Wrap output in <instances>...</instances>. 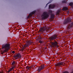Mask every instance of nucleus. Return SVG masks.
Returning a JSON list of instances; mask_svg holds the SVG:
<instances>
[{
  "mask_svg": "<svg viewBox=\"0 0 73 73\" xmlns=\"http://www.w3.org/2000/svg\"><path fill=\"white\" fill-rule=\"evenodd\" d=\"M40 68L42 70L43 69H44V68H45V66L44 65H42L40 66Z\"/></svg>",
  "mask_w": 73,
  "mask_h": 73,
  "instance_id": "obj_11",
  "label": "nucleus"
},
{
  "mask_svg": "<svg viewBox=\"0 0 73 73\" xmlns=\"http://www.w3.org/2000/svg\"><path fill=\"white\" fill-rule=\"evenodd\" d=\"M62 3H66V1L64 0L62 1Z\"/></svg>",
  "mask_w": 73,
  "mask_h": 73,
  "instance_id": "obj_18",
  "label": "nucleus"
},
{
  "mask_svg": "<svg viewBox=\"0 0 73 73\" xmlns=\"http://www.w3.org/2000/svg\"><path fill=\"white\" fill-rule=\"evenodd\" d=\"M55 7V5H50L49 6V9H52V8H54Z\"/></svg>",
  "mask_w": 73,
  "mask_h": 73,
  "instance_id": "obj_9",
  "label": "nucleus"
},
{
  "mask_svg": "<svg viewBox=\"0 0 73 73\" xmlns=\"http://www.w3.org/2000/svg\"><path fill=\"white\" fill-rule=\"evenodd\" d=\"M49 3H50H50H48L46 5V6H47V5H48V4H49Z\"/></svg>",
  "mask_w": 73,
  "mask_h": 73,
  "instance_id": "obj_26",
  "label": "nucleus"
},
{
  "mask_svg": "<svg viewBox=\"0 0 73 73\" xmlns=\"http://www.w3.org/2000/svg\"><path fill=\"white\" fill-rule=\"evenodd\" d=\"M62 9L63 11H67L68 9V8L66 7H64Z\"/></svg>",
  "mask_w": 73,
  "mask_h": 73,
  "instance_id": "obj_10",
  "label": "nucleus"
},
{
  "mask_svg": "<svg viewBox=\"0 0 73 73\" xmlns=\"http://www.w3.org/2000/svg\"><path fill=\"white\" fill-rule=\"evenodd\" d=\"M10 46V44L8 43H7L6 44H3L2 49H5L3 52H7V50H9V49Z\"/></svg>",
  "mask_w": 73,
  "mask_h": 73,
  "instance_id": "obj_3",
  "label": "nucleus"
},
{
  "mask_svg": "<svg viewBox=\"0 0 73 73\" xmlns=\"http://www.w3.org/2000/svg\"><path fill=\"white\" fill-rule=\"evenodd\" d=\"M12 53H15V51H12Z\"/></svg>",
  "mask_w": 73,
  "mask_h": 73,
  "instance_id": "obj_24",
  "label": "nucleus"
},
{
  "mask_svg": "<svg viewBox=\"0 0 73 73\" xmlns=\"http://www.w3.org/2000/svg\"><path fill=\"white\" fill-rule=\"evenodd\" d=\"M13 57L14 58H16L17 57V58H21V55L20 53H18L15 55H14Z\"/></svg>",
  "mask_w": 73,
  "mask_h": 73,
  "instance_id": "obj_5",
  "label": "nucleus"
},
{
  "mask_svg": "<svg viewBox=\"0 0 73 73\" xmlns=\"http://www.w3.org/2000/svg\"><path fill=\"white\" fill-rule=\"evenodd\" d=\"M45 49H46V48H45Z\"/></svg>",
  "mask_w": 73,
  "mask_h": 73,
  "instance_id": "obj_31",
  "label": "nucleus"
},
{
  "mask_svg": "<svg viewBox=\"0 0 73 73\" xmlns=\"http://www.w3.org/2000/svg\"><path fill=\"white\" fill-rule=\"evenodd\" d=\"M69 5H70V6L71 7H72V5H73V3H70L69 4Z\"/></svg>",
  "mask_w": 73,
  "mask_h": 73,
  "instance_id": "obj_17",
  "label": "nucleus"
},
{
  "mask_svg": "<svg viewBox=\"0 0 73 73\" xmlns=\"http://www.w3.org/2000/svg\"><path fill=\"white\" fill-rule=\"evenodd\" d=\"M42 33H41V34H42Z\"/></svg>",
  "mask_w": 73,
  "mask_h": 73,
  "instance_id": "obj_30",
  "label": "nucleus"
},
{
  "mask_svg": "<svg viewBox=\"0 0 73 73\" xmlns=\"http://www.w3.org/2000/svg\"><path fill=\"white\" fill-rule=\"evenodd\" d=\"M12 69H13V68H11L8 71V73H9L12 70Z\"/></svg>",
  "mask_w": 73,
  "mask_h": 73,
  "instance_id": "obj_13",
  "label": "nucleus"
},
{
  "mask_svg": "<svg viewBox=\"0 0 73 73\" xmlns=\"http://www.w3.org/2000/svg\"><path fill=\"white\" fill-rule=\"evenodd\" d=\"M30 67H29L28 66H27L25 67L26 69H27V70H29V68H30Z\"/></svg>",
  "mask_w": 73,
  "mask_h": 73,
  "instance_id": "obj_15",
  "label": "nucleus"
},
{
  "mask_svg": "<svg viewBox=\"0 0 73 73\" xmlns=\"http://www.w3.org/2000/svg\"><path fill=\"white\" fill-rule=\"evenodd\" d=\"M51 47H52V45H51Z\"/></svg>",
  "mask_w": 73,
  "mask_h": 73,
  "instance_id": "obj_28",
  "label": "nucleus"
},
{
  "mask_svg": "<svg viewBox=\"0 0 73 73\" xmlns=\"http://www.w3.org/2000/svg\"><path fill=\"white\" fill-rule=\"evenodd\" d=\"M70 73H73V72H71Z\"/></svg>",
  "mask_w": 73,
  "mask_h": 73,
  "instance_id": "obj_29",
  "label": "nucleus"
},
{
  "mask_svg": "<svg viewBox=\"0 0 73 73\" xmlns=\"http://www.w3.org/2000/svg\"><path fill=\"white\" fill-rule=\"evenodd\" d=\"M32 42H31V41H27L26 44L23 45V49H24L25 48L28 47L30 45H31L32 44Z\"/></svg>",
  "mask_w": 73,
  "mask_h": 73,
  "instance_id": "obj_4",
  "label": "nucleus"
},
{
  "mask_svg": "<svg viewBox=\"0 0 73 73\" xmlns=\"http://www.w3.org/2000/svg\"><path fill=\"white\" fill-rule=\"evenodd\" d=\"M56 15H58L60 14V11H58L56 13Z\"/></svg>",
  "mask_w": 73,
  "mask_h": 73,
  "instance_id": "obj_16",
  "label": "nucleus"
},
{
  "mask_svg": "<svg viewBox=\"0 0 73 73\" xmlns=\"http://www.w3.org/2000/svg\"><path fill=\"white\" fill-rule=\"evenodd\" d=\"M39 42L41 44L42 43V41H41V40H40L39 41Z\"/></svg>",
  "mask_w": 73,
  "mask_h": 73,
  "instance_id": "obj_22",
  "label": "nucleus"
},
{
  "mask_svg": "<svg viewBox=\"0 0 73 73\" xmlns=\"http://www.w3.org/2000/svg\"><path fill=\"white\" fill-rule=\"evenodd\" d=\"M30 17V16H29V15L28 17H27V19H29V17Z\"/></svg>",
  "mask_w": 73,
  "mask_h": 73,
  "instance_id": "obj_25",
  "label": "nucleus"
},
{
  "mask_svg": "<svg viewBox=\"0 0 73 73\" xmlns=\"http://www.w3.org/2000/svg\"><path fill=\"white\" fill-rule=\"evenodd\" d=\"M38 72H40L41 70H42V69L40 67H39L38 68V70H37Z\"/></svg>",
  "mask_w": 73,
  "mask_h": 73,
  "instance_id": "obj_12",
  "label": "nucleus"
},
{
  "mask_svg": "<svg viewBox=\"0 0 73 73\" xmlns=\"http://www.w3.org/2000/svg\"><path fill=\"white\" fill-rule=\"evenodd\" d=\"M36 13V12L35 11H33L31 13L32 14V15H33V14H35Z\"/></svg>",
  "mask_w": 73,
  "mask_h": 73,
  "instance_id": "obj_20",
  "label": "nucleus"
},
{
  "mask_svg": "<svg viewBox=\"0 0 73 73\" xmlns=\"http://www.w3.org/2000/svg\"><path fill=\"white\" fill-rule=\"evenodd\" d=\"M63 73H69V72L68 71H65Z\"/></svg>",
  "mask_w": 73,
  "mask_h": 73,
  "instance_id": "obj_21",
  "label": "nucleus"
},
{
  "mask_svg": "<svg viewBox=\"0 0 73 73\" xmlns=\"http://www.w3.org/2000/svg\"><path fill=\"white\" fill-rule=\"evenodd\" d=\"M58 37V36L57 35L54 34L49 38V39L50 41H53L54 40V41H55V42H52L51 43L52 45L53 46L54 48H55V47L56 46V48H58V46L57 45L58 43L55 40L56 39L57 40V38H57Z\"/></svg>",
  "mask_w": 73,
  "mask_h": 73,
  "instance_id": "obj_2",
  "label": "nucleus"
},
{
  "mask_svg": "<svg viewBox=\"0 0 73 73\" xmlns=\"http://www.w3.org/2000/svg\"><path fill=\"white\" fill-rule=\"evenodd\" d=\"M59 65H63V63L62 62H60L59 63Z\"/></svg>",
  "mask_w": 73,
  "mask_h": 73,
  "instance_id": "obj_19",
  "label": "nucleus"
},
{
  "mask_svg": "<svg viewBox=\"0 0 73 73\" xmlns=\"http://www.w3.org/2000/svg\"><path fill=\"white\" fill-rule=\"evenodd\" d=\"M46 27H44L43 28L41 29L39 31V32H42L43 33H44L45 32V31H46Z\"/></svg>",
  "mask_w": 73,
  "mask_h": 73,
  "instance_id": "obj_6",
  "label": "nucleus"
},
{
  "mask_svg": "<svg viewBox=\"0 0 73 73\" xmlns=\"http://www.w3.org/2000/svg\"><path fill=\"white\" fill-rule=\"evenodd\" d=\"M53 12L51 10H49L48 11V12L45 11L41 15V17H42V19L43 20H45V19H47L49 16V14H50V16L51 19H54V14L52 13Z\"/></svg>",
  "mask_w": 73,
  "mask_h": 73,
  "instance_id": "obj_1",
  "label": "nucleus"
},
{
  "mask_svg": "<svg viewBox=\"0 0 73 73\" xmlns=\"http://www.w3.org/2000/svg\"><path fill=\"white\" fill-rule=\"evenodd\" d=\"M73 26V23H71V24L68 25V26L67 27V29H69L70 28H72V27Z\"/></svg>",
  "mask_w": 73,
  "mask_h": 73,
  "instance_id": "obj_8",
  "label": "nucleus"
},
{
  "mask_svg": "<svg viewBox=\"0 0 73 73\" xmlns=\"http://www.w3.org/2000/svg\"><path fill=\"white\" fill-rule=\"evenodd\" d=\"M15 58V60H17V58Z\"/></svg>",
  "mask_w": 73,
  "mask_h": 73,
  "instance_id": "obj_27",
  "label": "nucleus"
},
{
  "mask_svg": "<svg viewBox=\"0 0 73 73\" xmlns=\"http://www.w3.org/2000/svg\"><path fill=\"white\" fill-rule=\"evenodd\" d=\"M15 63H16V62H15V61H13L12 63V65H14V64H15Z\"/></svg>",
  "mask_w": 73,
  "mask_h": 73,
  "instance_id": "obj_14",
  "label": "nucleus"
},
{
  "mask_svg": "<svg viewBox=\"0 0 73 73\" xmlns=\"http://www.w3.org/2000/svg\"><path fill=\"white\" fill-rule=\"evenodd\" d=\"M32 13H31L29 14V16H32Z\"/></svg>",
  "mask_w": 73,
  "mask_h": 73,
  "instance_id": "obj_23",
  "label": "nucleus"
},
{
  "mask_svg": "<svg viewBox=\"0 0 73 73\" xmlns=\"http://www.w3.org/2000/svg\"><path fill=\"white\" fill-rule=\"evenodd\" d=\"M70 21H71V20H70L69 19H66L63 21V24L65 25L68 24V23H69Z\"/></svg>",
  "mask_w": 73,
  "mask_h": 73,
  "instance_id": "obj_7",
  "label": "nucleus"
}]
</instances>
